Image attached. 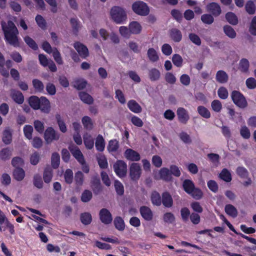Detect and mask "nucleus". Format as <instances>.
<instances>
[{
	"label": "nucleus",
	"instance_id": "nucleus-64",
	"mask_svg": "<svg viewBox=\"0 0 256 256\" xmlns=\"http://www.w3.org/2000/svg\"><path fill=\"white\" fill-rule=\"evenodd\" d=\"M201 20L203 23L211 24L214 22V18L210 14H204L201 16Z\"/></svg>",
	"mask_w": 256,
	"mask_h": 256
},
{
	"label": "nucleus",
	"instance_id": "nucleus-16",
	"mask_svg": "<svg viewBox=\"0 0 256 256\" xmlns=\"http://www.w3.org/2000/svg\"><path fill=\"white\" fill-rule=\"evenodd\" d=\"M140 212L142 218L146 221H150L153 218V212L151 209L147 206H140Z\"/></svg>",
	"mask_w": 256,
	"mask_h": 256
},
{
	"label": "nucleus",
	"instance_id": "nucleus-12",
	"mask_svg": "<svg viewBox=\"0 0 256 256\" xmlns=\"http://www.w3.org/2000/svg\"><path fill=\"white\" fill-rule=\"evenodd\" d=\"M100 218L101 222L106 224H110L112 220L110 212L106 208H103L100 212Z\"/></svg>",
	"mask_w": 256,
	"mask_h": 256
},
{
	"label": "nucleus",
	"instance_id": "nucleus-19",
	"mask_svg": "<svg viewBox=\"0 0 256 256\" xmlns=\"http://www.w3.org/2000/svg\"><path fill=\"white\" fill-rule=\"evenodd\" d=\"M40 107L39 108L44 113L48 114L50 110V104L49 100L44 96L40 97Z\"/></svg>",
	"mask_w": 256,
	"mask_h": 256
},
{
	"label": "nucleus",
	"instance_id": "nucleus-53",
	"mask_svg": "<svg viewBox=\"0 0 256 256\" xmlns=\"http://www.w3.org/2000/svg\"><path fill=\"white\" fill-rule=\"evenodd\" d=\"M86 80L83 79H78L74 82L73 86L78 90H82L86 88Z\"/></svg>",
	"mask_w": 256,
	"mask_h": 256
},
{
	"label": "nucleus",
	"instance_id": "nucleus-23",
	"mask_svg": "<svg viewBox=\"0 0 256 256\" xmlns=\"http://www.w3.org/2000/svg\"><path fill=\"white\" fill-rule=\"evenodd\" d=\"M170 36L172 40L176 42H180L182 39V34L180 30L173 28L170 31Z\"/></svg>",
	"mask_w": 256,
	"mask_h": 256
},
{
	"label": "nucleus",
	"instance_id": "nucleus-38",
	"mask_svg": "<svg viewBox=\"0 0 256 256\" xmlns=\"http://www.w3.org/2000/svg\"><path fill=\"white\" fill-rule=\"evenodd\" d=\"M226 18L227 22L234 26L238 24V18L237 16L232 12H228L226 14Z\"/></svg>",
	"mask_w": 256,
	"mask_h": 256
},
{
	"label": "nucleus",
	"instance_id": "nucleus-14",
	"mask_svg": "<svg viewBox=\"0 0 256 256\" xmlns=\"http://www.w3.org/2000/svg\"><path fill=\"white\" fill-rule=\"evenodd\" d=\"M125 158L128 160L137 162L140 160V154L136 150L127 148L124 152Z\"/></svg>",
	"mask_w": 256,
	"mask_h": 256
},
{
	"label": "nucleus",
	"instance_id": "nucleus-63",
	"mask_svg": "<svg viewBox=\"0 0 256 256\" xmlns=\"http://www.w3.org/2000/svg\"><path fill=\"white\" fill-rule=\"evenodd\" d=\"M33 128L30 125H26L24 128V136L28 140L32 139Z\"/></svg>",
	"mask_w": 256,
	"mask_h": 256
},
{
	"label": "nucleus",
	"instance_id": "nucleus-7",
	"mask_svg": "<svg viewBox=\"0 0 256 256\" xmlns=\"http://www.w3.org/2000/svg\"><path fill=\"white\" fill-rule=\"evenodd\" d=\"M60 138V134L56 132L52 127H48L44 133V138L46 142L48 144L53 140H57Z\"/></svg>",
	"mask_w": 256,
	"mask_h": 256
},
{
	"label": "nucleus",
	"instance_id": "nucleus-29",
	"mask_svg": "<svg viewBox=\"0 0 256 256\" xmlns=\"http://www.w3.org/2000/svg\"><path fill=\"white\" fill-rule=\"evenodd\" d=\"M96 148L98 152H103L105 148V141L101 134H98L96 139Z\"/></svg>",
	"mask_w": 256,
	"mask_h": 256
},
{
	"label": "nucleus",
	"instance_id": "nucleus-30",
	"mask_svg": "<svg viewBox=\"0 0 256 256\" xmlns=\"http://www.w3.org/2000/svg\"><path fill=\"white\" fill-rule=\"evenodd\" d=\"M96 160L101 169H106L108 168V160L106 156L100 154L96 156Z\"/></svg>",
	"mask_w": 256,
	"mask_h": 256
},
{
	"label": "nucleus",
	"instance_id": "nucleus-25",
	"mask_svg": "<svg viewBox=\"0 0 256 256\" xmlns=\"http://www.w3.org/2000/svg\"><path fill=\"white\" fill-rule=\"evenodd\" d=\"M128 27L131 34H139L141 32L142 29L140 24L136 21H132L130 22L129 24Z\"/></svg>",
	"mask_w": 256,
	"mask_h": 256
},
{
	"label": "nucleus",
	"instance_id": "nucleus-39",
	"mask_svg": "<svg viewBox=\"0 0 256 256\" xmlns=\"http://www.w3.org/2000/svg\"><path fill=\"white\" fill-rule=\"evenodd\" d=\"M114 224L116 228L118 230L120 231H123L124 230V222L120 216H116L114 219Z\"/></svg>",
	"mask_w": 256,
	"mask_h": 256
},
{
	"label": "nucleus",
	"instance_id": "nucleus-52",
	"mask_svg": "<svg viewBox=\"0 0 256 256\" xmlns=\"http://www.w3.org/2000/svg\"><path fill=\"white\" fill-rule=\"evenodd\" d=\"M56 118L60 128V130L62 132H66L67 130L66 124L64 121L62 119L61 116L60 114H56Z\"/></svg>",
	"mask_w": 256,
	"mask_h": 256
},
{
	"label": "nucleus",
	"instance_id": "nucleus-51",
	"mask_svg": "<svg viewBox=\"0 0 256 256\" xmlns=\"http://www.w3.org/2000/svg\"><path fill=\"white\" fill-rule=\"evenodd\" d=\"M52 56L58 64L62 65L63 64V60L61 56L60 52L56 48H53Z\"/></svg>",
	"mask_w": 256,
	"mask_h": 256
},
{
	"label": "nucleus",
	"instance_id": "nucleus-6",
	"mask_svg": "<svg viewBox=\"0 0 256 256\" xmlns=\"http://www.w3.org/2000/svg\"><path fill=\"white\" fill-rule=\"evenodd\" d=\"M38 60L40 64L44 67L48 66L52 72H56L57 70V68L54 62L52 60H48L44 54H38Z\"/></svg>",
	"mask_w": 256,
	"mask_h": 256
},
{
	"label": "nucleus",
	"instance_id": "nucleus-56",
	"mask_svg": "<svg viewBox=\"0 0 256 256\" xmlns=\"http://www.w3.org/2000/svg\"><path fill=\"white\" fill-rule=\"evenodd\" d=\"M2 140L6 144H8L12 142V134L10 130H6L4 131Z\"/></svg>",
	"mask_w": 256,
	"mask_h": 256
},
{
	"label": "nucleus",
	"instance_id": "nucleus-10",
	"mask_svg": "<svg viewBox=\"0 0 256 256\" xmlns=\"http://www.w3.org/2000/svg\"><path fill=\"white\" fill-rule=\"evenodd\" d=\"M90 187L94 194H100L102 190V186L98 177L95 176L92 177L90 180Z\"/></svg>",
	"mask_w": 256,
	"mask_h": 256
},
{
	"label": "nucleus",
	"instance_id": "nucleus-27",
	"mask_svg": "<svg viewBox=\"0 0 256 256\" xmlns=\"http://www.w3.org/2000/svg\"><path fill=\"white\" fill-rule=\"evenodd\" d=\"M250 62L245 58H242L239 62L238 70L244 74H247L249 72Z\"/></svg>",
	"mask_w": 256,
	"mask_h": 256
},
{
	"label": "nucleus",
	"instance_id": "nucleus-49",
	"mask_svg": "<svg viewBox=\"0 0 256 256\" xmlns=\"http://www.w3.org/2000/svg\"><path fill=\"white\" fill-rule=\"evenodd\" d=\"M224 34L231 38H234L236 36V32L234 29L229 25H226L224 26Z\"/></svg>",
	"mask_w": 256,
	"mask_h": 256
},
{
	"label": "nucleus",
	"instance_id": "nucleus-58",
	"mask_svg": "<svg viewBox=\"0 0 256 256\" xmlns=\"http://www.w3.org/2000/svg\"><path fill=\"white\" fill-rule=\"evenodd\" d=\"M189 194L194 199L196 200H200L203 197L204 194L200 188L195 187L192 192Z\"/></svg>",
	"mask_w": 256,
	"mask_h": 256
},
{
	"label": "nucleus",
	"instance_id": "nucleus-36",
	"mask_svg": "<svg viewBox=\"0 0 256 256\" xmlns=\"http://www.w3.org/2000/svg\"><path fill=\"white\" fill-rule=\"evenodd\" d=\"M82 122L84 128L86 130H91L93 128V122L90 117L84 116L82 119Z\"/></svg>",
	"mask_w": 256,
	"mask_h": 256
},
{
	"label": "nucleus",
	"instance_id": "nucleus-54",
	"mask_svg": "<svg viewBox=\"0 0 256 256\" xmlns=\"http://www.w3.org/2000/svg\"><path fill=\"white\" fill-rule=\"evenodd\" d=\"M236 173L242 178H247L248 176V170L244 166H238L236 169Z\"/></svg>",
	"mask_w": 256,
	"mask_h": 256
},
{
	"label": "nucleus",
	"instance_id": "nucleus-59",
	"mask_svg": "<svg viewBox=\"0 0 256 256\" xmlns=\"http://www.w3.org/2000/svg\"><path fill=\"white\" fill-rule=\"evenodd\" d=\"M92 197V192L88 190H85L82 194L81 200L84 202H87L91 200Z\"/></svg>",
	"mask_w": 256,
	"mask_h": 256
},
{
	"label": "nucleus",
	"instance_id": "nucleus-26",
	"mask_svg": "<svg viewBox=\"0 0 256 256\" xmlns=\"http://www.w3.org/2000/svg\"><path fill=\"white\" fill-rule=\"evenodd\" d=\"M216 79L218 83L224 84L228 81V76L226 72L222 70H220L216 74Z\"/></svg>",
	"mask_w": 256,
	"mask_h": 256
},
{
	"label": "nucleus",
	"instance_id": "nucleus-45",
	"mask_svg": "<svg viewBox=\"0 0 256 256\" xmlns=\"http://www.w3.org/2000/svg\"><path fill=\"white\" fill-rule=\"evenodd\" d=\"M70 22L72 26L74 34L75 36H78L79 29L80 28V22L77 18H71L70 20Z\"/></svg>",
	"mask_w": 256,
	"mask_h": 256
},
{
	"label": "nucleus",
	"instance_id": "nucleus-44",
	"mask_svg": "<svg viewBox=\"0 0 256 256\" xmlns=\"http://www.w3.org/2000/svg\"><path fill=\"white\" fill-rule=\"evenodd\" d=\"M162 197L161 198L158 192H154L151 196L152 202L154 205L160 206L162 204Z\"/></svg>",
	"mask_w": 256,
	"mask_h": 256
},
{
	"label": "nucleus",
	"instance_id": "nucleus-42",
	"mask_svg": "<svg viewBox=\"0 0 256 256\" xmlns=\"http://www.w3.org/2000/svg\"><path fill=\"white\" fill-rule=\"evenodd\" d=\"M60 164V156L58 152L52 154L51 158V164L54 169H56L59 167Z\"/></svg>",
	"mask_w": 256,
	"mask_h": 256
},
{
	"label": "nucleus",
	"instance_id": "nucleus-55",
	"mask_svg": "<svg viewBox=\"0 0 256 256\" xmlns=\"http://www.w3.org/2000/svg\"><path fill=\"white\" fill-rule=\"evenodd\" d=\"M246 12L250 14H254L256 12V6L254 2L248 0L246 2L245 6Z\"/></svg>",
	"mask_w": 256,
	"mask_h": 256
},
{
	"label": "nucleus",
	"instance_id": "nucleus-33",
	"mask_svg": "<svg viewBox=\"0 0 256 256\" xmlns=\"http://www.w3.org/2000/svg\"><path fill=\"white\" fill-rule=\"evenodd\" d=\"M148 77L152 82L158 80L160 77V72L156 68H152L148 71Z\"/></svg>",
	"mask_w": 256,
	"mask_h": 256
},
{
	"label": "nucleus",
	"instance_id": "nucleus-28",
	"mask_svg": "<svg viewBox=\"0 0 256 256\" xmlns=\"http://www.w3.org/2000/svg\"><path fill=\"white\" fill-rule=\"evenodd\" d=\"M40 98H39L37 96H32L28 99V103L30 106L35 110H39L40 107Z\"/></svg>",
	"mask_w": 256,
	"mask_h": 256
},
{
	"label": "nucleus",
	"instance_id": "nucleus-15",
	"mask_svg": "<svg viewBox=\"0 0 256 256\" xmlns=\"http://www.w3.org/2000/svg\"><path fill=\"white\" fill-rule=\"evenodd\" d=\"M178 121L183 124H186L190 116L188 111L183 108H178L176 111Z\"/></svg>",
	"mask_w": 256,
	"mask_h": 256
},
{
	"label": "nucleus",
	"instance_id": "nucleus-60",
	"mask_svg": "<svg viewBox=\"0 0 256 256\" xmlns=\"http://www.w3.org/2000/svg\"><path fill=\"white\" fill-rule=\"evenodd\" d=\"M12 151L8 148L2 149L0 152V158L4 160L10 159Z\"/></svg>",
	"mask_w": 256,
	"mask_h": 256
},
{
	"label": "nucleus",
	"instance_id": "nucleus-22",
	"mask_svg": "<svg viewBox=\"0 0 256 256\" xmlns=\"http://www.w3.org/2000/svg\"><path fill=\"white\" fill-rule=\"evenodd\" d=\"M159 174L160 178L165 182H170L172 180L170 170L168 168H162L159 172Z\"/></svg>",
	"mask_w": 256,
	"mask_h": 256
},
{
	"label": "nucleus",
	"instance_id": "nucleus-13",
	"mask_svg": "<svg viewBox=\"0 0 256 256\" xmlns=\"http://www.w3.org/2000/svg\"><path fill=\"white\" fill-rule=\"evenodd\" d=\"M206 10L211 13L212 16H218L222 12V10L220 6L216 2H212L207 4Z\"/></svg>",
	"mask_w": 256,
	"mask_h": 256
},
{
	"label": "nucleus",
	"instance_id": "nucleus-46",
	"mask_svg": "<svg viewBox=\"0 0 256 256\" xmlns=\"http://www.w3.org/2000/svg\"><path fill=\"white\" fill-rule=\"evenodd\" d=\"M197 110L198 114L204 118H209L210 117V112L204 106H198Z\"/></svg>",
	"mask_w": 256,
	"mask_h": 256
},
{
	"label": "nucleus",
	"instance_id": "nucleus-18",
	"mask_svg": "<svg viewBox=\"0 0 256 256\" xmlns=\"http://www.w3.org/2000/svg\"><path fill=\"white\" fill-rule=\"evenodd\" d=\"M162 203L166 208H171L173 205V200L172 196L168 192L162 194Z\"/></svg>",
	"mask_w": 256,
	"mask_h": 256
},
{
	"label": "nucleus",
	"instance_id": "nucleus-48",
	"mask_svg": "<svg viewBox=\"0 0 256 256\" xmlns=\"http://www.w3.org/2000/svg\"><path fill=\"white\" fill-rule=\"evenodd\" d=\"M12 100L18 104H22L24 102V96L19 91L14 92L12 94Z\"/></svg>",
	"mask_w": 256,
	"mask_h": 256
},
{
	"label": "nucleus",
	"instance_id": "nucleus-11",
	"mask_svg": "<svg viewBox=\"0 0 256 256\" xmlns=\"http://www.w3.org/2000/svg\"><path fill=\"white\" fill-rule=\"evenodd\" d=\"M74 47L80 56L83 58H86L89 55L88 48L82 43L76 42L74 43Z\"/></svg>",
	"mask_w": 256,
	"mask_h": 256
},
{
	"label": "nucleus",
	"instance_id": "nucleus-62",
	"mask_svg": "<svg viewBox=\"0 0 256 256\" xmlns=\"http://www.w3.org/2000/svg\"><path fill=\"white\" fill-rule=\"evenodd\" d=\"M32 82L34 88L36 91L38 92H42L44 90V85L40 80L34 79Z\"/></svg>",
	"mask_w": 256,
	"mask_h": 256
},
{
	"label": "nucleus",
	"instance_id": "nucleus-40",
	"mask_svg": "<svg viewBox=\"0 0 256 256\" xmlns=\"http://www.w3.org/2000/svg\"><path fill=\"white\" fill-rule=\"evenodd\" d=\"M219 177L220 178L227 182H230L232 180L231 174L228 170L226 168L222 170L219 174Z\"/></svg>",
	"mask_w": 256,
	"mask_h": 256
},
{
	"label": "nucleus",
	"instance_id": "nucleus-20",
	"mask_svg": "<svg viewBox=\"0 0 256 256\" xmlns=\"http://www.w3.org/2000/svg\"><path fill=\"white\" fill-rule=\"evenodd\" d=\"M182 186L184 190L188 194L192 192L194 188L196 187L194 182L189 179H186L184 180Z\"/></svg>",
	"mask_w": 256,
	"mask_h": 256
},
{
	"label": "nucleus",
	"instance_id": "nucleus-21",
	"mask_svg": "<svg viewBox=\"0 0 256 256\" xmlns=\"http://www.w3.org/2000/svg\"><path fill=\"white\" fill-rule=\"evenodd\" d=\"M84 142L88 150H92L94 146V138L90 134L86 132L83 135Z\"/></svg>",
	"mask_w": 256,
	"mask_h": 256
},
{
	"label": "nucleus",
	"instance_id": "nucleus-57",
	"mask_svg": "<svg viewBox=\"0 0 256 256\" xmlns=\"http://www.w3.org/2000/svg\"><path fill=\"white\" fill-rule=\"evenodd\" d=\"M33 184L34 186L38 189L43 187V182L41 176L39 174H36L34 176Z\"/></svg>",
	"mask_w": 256,
	"mask_h": 256
},
{
	"label": "nucleus",
	"instance_id": "nucleus-34",
	"mask_svg": "<svg viewBox=\"0 0 256 256\" xmlns=\"http://www.w3.org/2000/svg\"><path fill=\"white\" fill-rule=\"evenodd\" d=\"M13 176L17 181H21L25 176V172L22 168H16L13 172Z\"/></svg>",
	"mask_w": 256,
	"mask_h": 256
},
{
	"label": "nucleus",
	"instance_id": "nucleus-37",
	"mask_svg": "<svg viewBox=\"0 0 256 256\" xmlns=\"http://www.w3.org/2000/svg\"><path fill=\"white\" fill-rule=\"evenodd\" d=\"M80 220L83 224L88 225L92 222V215L88 212L82 213L80 215Z\"/></svg>",
	"mask_w": 256,
	"mask_h": 256
},
{
	"label": "nucleus",
	"instance_id": "nucleus-35",
	"mask_svg": "<svg viewBox=\"0 0 256 256\" xmlns=\"http://www.w3.org/2000/svg\"><path fill=\"white\" fill-rule=\"evenodd\" d=\"M225 212L227 214L235 218L238 216V210L232 204H228L225 206Z\"/></svg>",
	"mask_w": 256,
	"mask_h": 256
},
{
	"label": "nucleus",
	"instance_id": "nucleus-1",
	"mask_svg": "<svg viewBox=\"0 0 256 256\" xmlns=\"http://www.w3.org/2000/svg\"><path fill=\"white\" fill-rule=\"evenodd\" d=\"M1 25L6 41L14 47L19 46L18 37V31L14 24L12 21L8 20L6 24V22L2 21Z\"/></svg>",
	"mask_w": 256,
	"mask_h": 256
},
{
	"label": "nucleus",
	"instance_id": "nucleus-47",
	"mask_svg": "<svg viewBox=\"0 0 256 256\" xmlns=\"http://www.w3.org/2000/svg\"><path fill=\"white\" fill-rule=\"evenodd\" d=\"M64 180L68 184H71L72 182L74 180V174L73 172L71 169H66L64 174Z\"/></svg>",
	"mask_w": 256,
	"mask_h": 256
},
{
	"label": "nucleus",
	"instance_id": "nucleus-9",
	"mask_svg": "<svg viewBox=\"0 0 256 256\" xmlns=\"http://www.w3.org/2000/svg\"><path fill=\"white\" fill-rule=\"evenodd\" d=\"M68 150L72 156L79 163L84 162V156L80 148L74 144H70Z\"/></svg>",
	"mask_w": 256,
	"mask_h": 256
},
{
	"label": "nucleus",
	"instance_id": "nucleus-4",
	"mask_svg": "<svg viewBox=\"0 0 256 256\" xmlns=\"http://www.w3.org/2000/svg\"><path fill=\"white\" fill-rule=\"evenodd\" d=\"M133 11L136 14L146 16L150 12V10L147 4L142 1L134 2L132 5Z\"/></svg>",
	"mask_w": 256,
	"mask_h": 256
},
{
	"label": "nucleus",
	"instance_id": "nucleus-50",
	"mask_svg": "<svg viewBox=\"0 0 256 256\" xmlns=\"http://www.w3.org/2000/svg\"><path fill=\"white\" fill-rule=\"evenodd\" d=\"M24 40L26 44L32 49L36 50L38 49V46L36 42L30 36H26L24 38Z\"/></svg>",
	"mask_w": 256,
	"mask_h": 256
},
{
	"label": "nucleus",
	"instance_id": "nucleus-8",
	"mask_svg": "<svg viewBox=\"0 0 256 256\" xmlns=\"http://www.w3.org/2000/svg\"><path fill=\"white\" fill-rule=\"evenodd\" d=\"M142 173V170L140 165L138 163L133 162L130 166V176L134 181L138 180Z\"/></svg>",
	"mask_w": 256,
	"mask_h": 256
},
{
	"label": "nucleus",
	"instance_id": "nucleus-61",
	"mask_svg": "<svg viewBox=\"0 0 256 256\" xmlns=\"http://www.w3.org/2000/svg\"><path fill=\"white\" fill-rule=\"evenodd\" d=\"M115 190L117 194L122 196L124 194V187L122 184L118 180L114 181V184Z\"/></svg>",
	"mask_w": 256,
	"mask_h": 256
},
{
	"label": "nucleus",
	"instance_id": "nucleus-24",
	"mask_svg": "<svg viewBox=\"0 0 256 256\" xmlns=\"http://www.w3.org/2000/svg\"><path fill=\"white\" fill-rule=\"evenodd\" d=\"M128 107L130 111L134 113H140L142 108L134 100H132L128 102Z\"/></svg>",
	"mask_w": 256,
	"mask_h": 256
},
{
	"label": "nucleus",
	"instance_id": "nucleus-32",
	"mask_svg": "<svg viewBox=\"0 0 256 256\" xmlns=\"http://www.w3.org/2000/svg\"><path fill=\"white\" fill-rule=\"evenodd\" d=\"M78 96L84 104H90L94 102L92 97L86 92H79Z\"/></svg>",
	"mask_w": 256,
	"mask_h": 256
},
{
	"label": "nucleus",
	"instance_id": "nucleus-2",
	"mask_svg": "<svg viewBox=\"0 0 256 256\" xmlns=\"http://www.w3.org/2000/svg\"><path fill=\"white\" fill-rule=\"evenodd\" d=\"M110 16L114 21L118 24H122L127 18L124 10L118 6H113L111 8Z\"/></svg>",
	"mask_w": 256,
	"mask_h": 256
},
{
	"label": "nucleus",
	"instance_id": "nucleus-5",
	"mask_svg": "<svg viewBox=\"0 0 256 256\" xmlns=\"http://www.w3.org/2000/svg\"><path fill=\"white\" fill-rule=\"evenodd\" d=\"M114 170L119 178H124L127 173V164L122 160H118L114 164Z\"/></svg>",
	"mask_w": 256,
	"mask_h": 256
},
{
	"label": "nucleus",
	"instance_id": "nucleus-43",
	"mask_svg": "<svg viewBox=\"0 0 256 256\" xmlns=\"http://www.w3.org/2000/svg\"><path fill=\"white\" fill-rule=\"evenodd\" d=\"M118 148V142L116 139L110 140L107 146L108 150L110 152H116Z\"/></svg>",
	"mask_w": 256,
	"mask_h": 256
},
{
	"label": "nucleus",
	"instance_id": "nucleus-17",
	"mask_svg": "<svg viewBox=\"0 0 256 256\" xmlns=\"http://www.w3.org/2000/svg\"><path fill=\"white\" fill-rule=\"evenodd\" d=\"M74 181L76 190H80L83 185L84 180V176L81 171H78L74 174Z\"/></svg>",
	"mask_w": 256,
	"mask_h": 256
},
{
	"label": "nucleus",
	"instance_id": "nucleus-31",
	"mask_svg": "<svg viewBox=\"0 0 256 256\" xmlns=\"http://www.w3.org/2000/svg\"><path fill=\"white\" fill-rule=\"evenodd\" d=\"M53 176V171L52 168L50 166H46L44 172L43 178L44 182L46 184L50 183Z\"/></svg>",
	"mask_w": 256,
	"mask_h": 256
},
{
	"label": "nucleus",
	"instance_id": "nucleus-3",
	"mask_svg": "<svg viewBox=\"0 0 256 256\" xmlns=\"http://www.w3.org/2000/svg\"><path fill=\"white\" fill-rule=\"evenodd\" d=\"M230 96L234 103L238 108H244L248 106V102L245 96L240 92L233 90Z\"/></svg>",
	"mask_w": 256,
	"mask_h": 256
},
{
	"label": "nucleus",
	"instance_id": "nucleus-41",
	"mask_svg": "<svg viewBox=\"0 0 256 256\" xmlns=\"http://www.w3.org/2000/svg\"><path fill=\"white\" fill-rule=\"evenodd\" d=\"M147 56L150 60L152 62H156L159 60V56L156 50L154 48H148L147 52Z\"/></svg>",
	"mask_w": 256,
	"mask_h": 256
}]
</instances>
